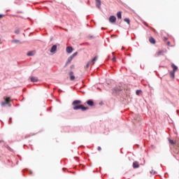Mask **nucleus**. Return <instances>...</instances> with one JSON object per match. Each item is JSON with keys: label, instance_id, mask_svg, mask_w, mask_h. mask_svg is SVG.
Returning a JSON list of instances; mask_svg holds the SVG:
<instances>
[{"label": "nucleus", "instance_id": "obj_1", "mask_svg": "<svg viewBox=\"0 0 179 179\" xmlns=\"http://www.w3.org/2000/svg\"><path fill=\"white\" fill-rule=\"evenodd\" d=\"M82 104V101L80 100H76L73 102V110H82V111H86V110H89V108L85 107L83 105H79Z\"/></svg>", "mask_w": 179, "mask_h": 179}, {"label": "nucleus", "instance_id": "obj_2", "mask_svg": "<svg viewBox=\"0 0 179 179\" xmlns=\"http://www.w3.org/2000/svg\"><path fill=\"white\" fill-rule=\"evenodd\" d=\"M4 100L5 101H2L1 103V107H6V104L10 107V104H9L10 103V97H6V98H4Z\"/></svg>", "mask_w": 179, "mask_h": 179}, {"label": "nucleus", "instance_id": "obj_3", "mask_svg": "<svg viewBox=\"0 0 179 179\" xmlns=\"http://www.w3.org/2000/svg\"><path fill=\"white\" fill-rule=\"evenodd\" d=\"M169 142L171 145H176V146H178V148H179V140L173 141V140L169 138Z\"/></svg>", "mask_w": 179, "mask_h": 179}, {"label": "nucleus", "instance_id": "obj_4", "mask_svg": "<svg viewBox=\"0 0 179 179\" xmlns=\"http://www.w3.org/2000/svg\"><path fill=\"white\" fill-rule=\"evenodd\" d=\"M116 21H117V17H115V16L111 15V16L109 17V22H110V23H115Z\"/></svg>", "mask_w": 179, "mask_h": 179}, {"label": "nucleus", "instance_id": "obj_5", "mask_svg": "<svg viewBox=\"0 0 179 179\" xmlns=\"http://www.w3.org/2000/svg\"><path fill=\"white\" fill-rule=\"evenodd\" d=\"M96 6L98 9H101V0H95Z\"/></svg>", "mask_w": 179, "mask_h": 179}, {"label": "nucleus", "instance_id": "obj_6", "mask_svg": "<svg viewBox=\"0 0 179 179\" xmlns=\"http://www.w3.org/2000/svg\"><path fill=\"white\" fill-rule=\"evenodd\" d=\"M87 104L90 107H93V106H94V102H93V100L90 99L87 101Z\"/></svg>", "mask_w": 179, "mask_h": 179}, {"label": "nucleus", "instance_id": "obj_7", "mask_svg": "<svg viewBox=\"0 0 179 179\" xmlns=\"http://www.w3.org/2000/svg\"><path fill=\"white\" fill-rule=\"evenodd\" d=\"M133 168L134 169H139V162L135 161L133 162Z\"/></svg>", "mask_w": 179, "mask_h": 179}, {"label": "nucleus", "instance_id": "obj_8", "mask_svg": "<svg viewBox=\"0 0 179 179\" xmlns=\"http://www.w3.org/2000/svg\"><path fill=\"white\" fill-rule=\"evenodd\" d=\"M97 59H99V57L95 56L94 58H93L92 60L90 62H91L92 65H94V64H96V61H97Z\"/></svg>", "mask_w": 179, "mask_h": 179}, {"label": "nucleus", "instance_id": "obj_9", "mask_svg": "<svg viewBox=\"0 0 179 179\" xmlns=\"http://www.w3.org/2000/svg\"><path fill=\"white\" fill-rule=\"evenodd\" d=\"M66 51L68 52V54H71L72 51H73V48H72L71 46H69L66 48Z\"/></svg>", "mask_w": 179, "mask_h": 179}, {"label": "nucleus", "instance_id": "obj_10", "mask_svg": "<svg viewBox=\"0 0 179 179\" xmlns=\"http://www.w3.org/2000/svg\"><path fill=\"white\" fill-rule=\"evenodd\" d=\"M157 57H160V55H164V50H159L156 53Z\"/></svg>", "mask_w": 179, "mask_h": 179}, {"label": "nucleus", "instance_id": "obj_11", "mask_svg": "<svg viewBox=\"0 0 179 179\" xmlns=\"http://www.w3.org/2000/svg\"><path fill=\"white\" fill-rule=\"evenodd\" d=\"M149 41L151 44H156V40L153 37H150Z\"/></svg>", "mask_w": 179, "mask_h": 179}, {"label": "nucleus", "instance_id": "obj_12", "mask_svg": "<svg viewBox=\"0 0 179 179\" xmlns=\"http://www.w3.org/2000/svg\"><path fill=\"white\" fill-rule=\"evenodd\" d=\"M55 51H57V45H54L50 49V52H55Z\"/></svg>", "mask_w": 179, "mask_h": 179}, {"label": "nucleus", "instance_id": "obj_13", "mask_svg": "<svg viewBox=\"0 0 179 179\" xmlns=\"http://www.w3.org/2000/svg\"><path fill=\"white\" fill-rule=\"evenodd\" d=\"M69 76H70V80H75V76H73V73L72 71L69 73Z\"/></svg>", "mask_w": 179, "mask_h": 179}, {"label": "nucleus", "instance_id": "obj_14", "mask_svg": "<svg viewBox=\"0 0 179 179\" xmlns=\"http://www.w3.org/2000/svg\"><path fill=\"white\" fill-rule=\"evenodd\" d=\"M73 59V57L72 56H70L68 58L67 62H66V65H68V64H71V62H72V60Z\"/></svg>", "mask_w": 179, "mask_h": 179}, {"label": "nucleus", "instance_id": "obj_15", "mask_svg": "<svg viewBox=\"0 0 179 179\" xmlns=\"http://www.w3.org/2000/svg\"><path fill=\"white\" fill-rule=\"evenodd\" d=\"M171 68H173V71L176 72V71H177V69H178V67H177V66H175L174 64H171Z\"/></svg>", "mask_w": 179, "mask_h": 179}, {"label": "nucleus", "instance_id": "obj_16", "mask_svg": "<svg viewBox=\"0 0 179 179\" xmlns=\"http://www.w3.org/2000/svg\"><path fill=\"white\" fill-rule=\"evenodd\" d=\"M11 42L13 43L14 44H17V43L22 44V43H20V41H19L17 39H14V40L11 41Z\"/></svg>", "mask_w": 179, "mask_h": 179}, {"label": "nucleus", "instance_id": "obj_17", "mask_svg": "<svg viewBox=\"0 0 179 179\" xmlns=\"http://www.w3.org/2000/svg\"><path fill=\"white\" fill-rule=\"evenodd\" d=\"M117 19H122L121 11L117 12Z\"/></svg>", "mask_w": 179, "mask_h": 179}, {"label": "nucleus", "instance_id": "obj_18", "mask_svg": "<svg viewBox=\"0 0 179 179\" xmlns=\"http://www.w3.org/2000/svg\"><path fill=\"white\" fill-rule=\"evenodd\" d=\"M38 80V78L36 77H31V82H37Z\"/></svg>", "mask_w": 179, "mask_h": 179}, {"label": "nucleus", "instance_id": "obj_19", "mask_svg": "<svg viewBox=\"0 0 179 179\" xmlns=\"http://www.w3.org/2000/svg\"><path fill=\"white\" fill-rule=\"evenodd\" d=\"M175 73H176V71H172L170 72V76H171V78H173V79H174Z\"/></svg>", "mask_w": 179, "mask_h": 179}, {"label": "nucleus", "instance_id": "obj_20", "mask_svg": "<svg viewBox=\"0 0 179 179\" xmlns=\"http://www.w3.org/2000/svg\"><path fill=\"white\" fill-rule=\"evenodd\" d=\"M28 57H33L34 55V51H31L27 53Z\"/></svg>", "mask_w": 179, "mask_h": 179}, {"label": "nucleus", "instance_id": "obj_21", "mask_svg": "<svg viewBox=\"0 0 179 179\" xmlns=\"http://www.w3.org/2000/svg\"><path fill=\"white\" fill-rule=\"evenodd\" d=\"M136 94H137L138 96H139V94H141V93H142V91L138 90L136 92Z\"/></svg>", "mask_w": 179, "mask_h": 179}, {"label": "nucleus", "instance_id": "obj_22", "mask_svg": "<svg viewBox=\"0 0 179 179\" xmlns=\"http://www.w3.org/2000/svg\"><path fill=\"white\" fill-rule=\"evenodd\" d=\"M78 55V52H76L75 53H73L72 55H71V57H73V58H75V57H76Z\"/></svg>", "mask_w": 179, "mask_h": 179}, {"label": "nucleus", "instance_id": "obj_23", "mask_svg": "<svg viewBox=\"0 0 179 179\" xmlns=\"http://www.w3.org/2000/svg\"><path fill=\"white\" fill-rule=\"evenodd\" d=\"M124 22H126L128 24H129V19H128V18H125L124 20Z\"/></svg>", "mask_w": 179, "mask_h": 179}, {"label": "nucleus", "instance_id": "obj_24", "mask_svg": "<svg viewBox=\"0 0 179 179\" xmlns=\"http://www.w3.org/2000/svg\"><path fill=\"white\" fill-rule=\"evenodd\" d=\"M150 174H156V171L152 169V170L150 171Z\"/></svg>", "mask_w": 179, "mask_h": 179}, {"label": "nucleus", "instance_id": "obj_25", "mask_svg": "<svg viewBox=\"0 0 179 179\" xmlns=\"http://www.w3.org/2000/svg\"><path fill=\"white\" fill-rule=\"evenodd\" d=\"M166 45H167L169 47H173V46L171 45V43H170V41H168V42L166 43Z\"/></svg>", "mask_w": 179, "mask_h": 179}, {"label": "nucleus", "instance_id": "obj_26", "mask_svg": "<svg viewBox=\"0 0 179 179\" xmlns=\"http://www.w3.org/2000/svg\"><path fill=\"white\" fill-rule=\"evenodd\" d=\"M92 65V63L90 62H89L87 65H86V69H87V68H89V66Z\"/></svg>", "mask_w": 179, "mask_h": 179}, {"label": "nucleus", "instance_id": "obj_27", "mask_svg": "<svg viewBox=\"0 0 179 179\" xmlns=\"http://www.w3.org/2000/svg\"><path fill=\"white\" fill-rule=\"evenodd\" d=\"M15 34H19V33H20V31L19 29H16L15 31Z\"/></svg>", "mask_w": 179, "mask_h": 179}, {"label": "nucleus", "instance_id": "obj_28", "mask_svg": "<svg viewBox=\"0 0 179 179\" xmlns=\"http://www.w3.org/2000/svg\"><path fill=\"white\" fill-rule=\"evenodd\" d=\"M6 148L8 149V150H12V148H10V147H9V145H6Z\"/></svg>", "mask_w": 179, "mask_h": 179}, {"label": "nucleus", "instance_id": "obj_29", "mask_svg": "<svg viewBox=\"0 0 179 179\" xmlns=\"http://www.w3.org/2000/svg\"><path fill=\"white\" fill-rule=\"evenodd\" d=\"M164 41H167V40H169V38H167V37H164Z\"/></svg>", "mask_w": 179, "mask_h": 179}, {"label": "nucleus", "instance_id": "obj_30", "mask_svg": "<svg viewBox=\"0 0 179 179\" xmlns=\"http://www.w3.org/2000/svg\"><path fill=\"white\" fill-rule=\"evenodd\" d=\"M3 15H2V14H0V19H2L3 17Z\"/></svg>", "mask_w": 179, "mask_h": 179}, {"label": "nucleus", "instance_id": "obj_31", "mask_svg": "<svg viewBox=\"0 0 179 179\" xmlns=\"http://www.w3.org/2000/svg\"><path fill=\"white\" fill-rule=\"evenodd\" d=\"M98 150L99 151L101 150V147H98Z\"/></svg>", "mask_w": 179, "mask_h": 179}, {"label": "nucleus", "instance_id": "obj_32", "mask_svg": "<svg viewBox=\"0 0 179 179\" xmlns=\"http://www.w3.org/2000/svg\"><path fill=\"white\" fill-rule=\"evenodd\" d=\"M113 62H115V57H113Z\"/></svg>", "mask_w": 179, "mask_h": 179}, {"label": "nucleus", "instance_id": "obj_33", "mask_svg": "<svg viewBox=\"0 0 179 179\" xmlns=\"http://www.w3.org/2000/svg\"><path fill=\"white\" fill-rule=\"evenodd\" d=\"M2 142H3V141H0V143H2Z\"/></svg>", "mask_w": 179, "mask_h": 179}, {"label": "nucleus", "instance_id": "obj_34", "mask_svg": "<svg viewBox=\"0 0 179 179\" xmlns=\"http://www.w3.org/2000/svg\"><path fill=\"white\" fill-rule=\"evenodd\" d=\"M145 26H148V24L145 23Z\"/></svg>", "mask_w": 179, "mask_h": 179}]
</instances>
